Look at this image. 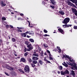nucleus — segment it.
Segmentation results:
<instances>
[{"mask_svg":"<svg viewBox=\"0 0 77 77\" xmlns=\"http://www.w3.org/2000/svg\"><path fill=\"white\" fill-rule=\"evenodd\" d=\"M66 63L68 65H69L72 66L71 68L72 69H74L75 68V69L77 70V67L76 66V65L75 63H71L69 62H67Z\"/></svg>","mask_w":77,"mask_h":77,"instance_id":"f257e3e1","label":"nucleus"},{"mask_svg":"<svg viewBox=\"0 0 77 77\" xmlns=\"http://www.w3.org/2000/svg\"><path fill=\"white\" fill-rule=\"evenodd\" d=\"M24 71L26 72H30V68L28 65H26L24 68Z\"/></svg>","mask_w":77,"mask_h":77,"instance_id":"f03ea898","label":"nucleus"},{"mask_svg":"<svg viewBox=\"0 0 77 77\" xmlns=\"http://www.w3.org/2000/svg\"><path fill=\"white\" fill-rule=\"evenodd\" d=\"M70 20L69 18L68 17L66 18L63 21V23L66 24Z\"/></svg>","mask_w":77,"mask_h":77,"instance_id":"7ed1b4c3","label":"nucleus"},{"mask_svg":"<svg viewBox=\"0 0 77 77\" xmlns=\"http://www.w3.org/2000/svg\"><path fill=\"white\" fill-rule=\"evenodd\" d=\"M27 47L29 48L27 49V50L28 51H29L31 50H32V49L33 48V46H32V45L31 44H30L28 45Z\"/></svg>","mask_w":77,"mask_h":77,"instance_id":"20e7f679","label":"nucleus"},{"mask_svg":"<svg viewBox=\"0 0 77 77\" xmlns=\"http://www.w3.org/2000/svg\"><path fill=\"white\" fill-rule=\"evenodd\" d=\"M26 34H27V33H28L29 35H34V33L33 32V31H32L30 32L29 31H27L26 32H25Z\"/></svg>","mask_w":77,"mask_h":77,"instance_id":"39448f33","label":"nucleus"},{"mask_svg":"<svg viewBox=\"0 0 77 77\" xmlns=\"http://www.w3.org/2000/svg\"><path fill=\"white\" fill-rule=\"evenodd\" d=\"M66 57H67L69 59V60L70 62H72V63H74V60L73 59H72V60L71 59V58H70L69 57V56H66Z\"/></svg>","mask_w":77,"mask_h":77,"instance_id":"423d86ee","label":"nucleus"},{"mask_svg":"<svg viewBox=\"0 0 77 77\" xmlns=\"http://www.w3.org/2000/svg\"><path fill=\"white\" fill-rule=\"evenodd\" d=\"M72 25H63V26L64 28L66 27H71Z\"/></svg>","mask_w":77,"mask_h":77,"instance_id":"0eeeda50","label":"nucleus"},{"mask_svg":"<svg viewBox=\"0 0 77 77\" xmlns=\"http://www.w3.org/2000/svg\"><path fill=\"white\" fill-rule=\"evenodd\" d=\"M6 67L7 69H9V70H10V71H12V70H14V68H13L10 67L8 66H6Z\"/></svg>","mask_w":77,"mask_h":77,"instance_id":"6e6552de","label":"nucleus"},{"mask_svg":"<svg viewBox=\"0 0 77 77\" xmlns=\"http://www.w3.org/2000/svg\"><path fill=\"white\" fill-rule=\"evenodd\" d=\"M57 48L56 49L55 51H58L59 53H61V50L60 49V48L59 47H58V46H57Z\"/></svg>","mask_w":77,"mask_h":77,"instance_id":"1a4fd4ad","label":"nucleus"},{"mask_svg":"<svg viewBox=\"0 0 77 77\" xmlns=\"http://www.w3.org/2000/svg\"><path fill=\"white\" fill-rule=\"evenodd\" d=\"M59 14H60L61 15H63L65 14V12L63 10H60L59 12Z\"/></svg>","mask_w":77,"mask_h":77,"instance_id":"9d476101","label":"nucleus"},{"mask_svg":"<svg viewBox=\"0 0 77 77\" xmlns=\"http://www.w3.org/2000/svg\"><path fill=\"white\" fill-rule=\"evenodd\" d=\"M51 3L53 5H55L56 2L54 0H51Z\"/></svg>","mask_w":77,"mask_h":77,"instance_id":"9b49d317","label":"nucleus"},{"mask_svg":"<svg viewBox=\"0 0 77 77\" xmlns=\"http://www.w3.org/2000/svg\"><path fill=\"white\" fill-rule=\"evenodd\" d=\"M1 5L3 7V6H5L6 5V4L3 3V1H1Z\"/></svg>","mask_w":77,"mask_h":77,"instance_id":"f8f14e48","label":"nucleus"},{"mask_svg":"<svg viewBox=\"0 0 77 77\" xmlns=\"http://www.w3.org/2000/svg\"><path fill=\"white\" fill-rule=\"evenodd\" d=\"M32 60H38V57H32Z\"/></svg>","mask_w":77,"mask_h":77,"instance_id":"ddd939ff","label":"nucleus"},{"mask_svg":"<svg viewBox=\"0 0 77 77\" xmlns=\"http://www.w3.org/2000/svg\"><path fill=\"white\" fill-rule=\"evenodd\" d=\"M70 74L71 75H72L73 77H75V73H74V71L73 70H72Z\"/></svg>","mask_w":77,"mask_h":77,"instance_id":"4468645a","label":"nucleus"},{"mask_svg":"<svg viewBox=\"0 0 77 77\" xmlns=\"http://www.w3.org/2000/svg\"><path fill=\"white\" fill-rule=\"evenodd\" d=\"M58 30L59 31V32H60V33H62V34H64V32L63 31V30L59 28L58 29Z\"/></svg>","mask_w":77,"mask_h":77,"instance_id":"2eb2a0df","label":"nucleus"},{"mask_svg":"<svg viewBox=\"0 0 77 77\" xmlns=\"http://www.w3.org/2000/svg\"><path fill=\"white\" fill-rule=\"evenodd\" d=\"M32 56H36V57H38V56H39V55H38V54L36 53L35 51L34 52L33 54H32Z\"/></svg>","mask_w":77,"mask_h":77,"instance_id":"dca6fc26","label":"nucleus"},{"mask_svg":"<svg viewBox=\"0 0 77 77\" xmlns=\"http://www.w3.org/2000/svg\"><path fill=\"white\" fill-rule=\"evenodd\" d=\"M22 36L23 37H26V32L25 33H20Z\"/></svg>","mask_w":77,"mask_h":77,"instance_id":"f3484780","label":"nucleus"},{"mask_svg":"<svg viewBox=\"0 0 77 77\" xmlns=\"http://www.w3.org/2000/svg\"><path fill=\"white\" fill-rule=\"evenodd\" d=\"M64 73L65 74H69V71L67 70H66L65 71H64Z\"/></svg>","mask_w":77,"mask_h":77,"instance_id":"a211bd4d","label":"nucleus"},{"mask_svg":"<svg viewBox=\"0 0 77 77\" xmlns=\"http://www.w3.org/2000/svg\"><path fill=\"white\" fill-rule=\"evenodd\" d=\"M21 60L22 62H26V60L24 58H21Z\"/></svg>","mask_w":77,"mask_h":77,"instance_id":"6ab92c4d","label":"nucleus"},{"mask_svg":"<svg viewBox=\"0 0 77 77\" xmlns=\"http://www.w3.org/2000/svg\"><path fill=\"white\" fill-rule=\"evenodd\" d=\"M11 74L13 75H14V76L17 75V73L15 72H13Z\"/></svg>","mask_w":77,"mask_h":77,"instance_id":"aec40b11","label":"nucleus"},{"mask_svg":"<svg viewBox=\"0 0 77 77\" xmlns=\"http://www.w3.org/2000/svg\"><path fill=\"white\" fill-rule=\"evenodd\" d=\"M67 3L68 5H70V6H72V3L71 2L69 1H68L67 2Z\"/></svg>","mask_w":77,"mask_h":77,"instance_id":"412c9836","label":"nucleus"},{"mask_svg":"<svg viewBox=\"0 0 77 77\" xmlns=\"http://www.w3.org/2000/svg\"><path fill=\"white\" fill-rule=\"evenodd\" d=\"M72 11L73 12H76L77 11H76V9L75 8H72Z\"/></svg>","mask_w":77,"mask_h":77,"instance_id":"4be33fe9","label":"nucleus"},{"mask_svg":"<svg viewBox=\"0 0 77 77\" xmlns=\"http://www.w3.org/2000/svg\"><path fill=\"white\" fill-rule=\"evenodd\" d=\"M29 41L31 42H34V40L32 38H30L29 39Z\"/></svg>","mask_w":77,"mask_h":77,"instance_id":"5701e85b","label":"nucleus"},{"mask_svg":"<svg viewBox=\"0 0 77 77\" xmlns=\"http://www.w3.org/2000/svg\"><path fill=\"white\" fill-rule=\"evenodd\" d=\"M19 71H20V72H22V73H24V72L23 70H22L21 69H18Z\"/></svg>","mask_w":77,"mask_h":77,"instance_id":"b1692460","label":"nucleus"},{"mask_svg":"<svg viewBox=\"0 0 77 77\" xmlns=\"http://www.w3.org/2000/svg\"><path fill=\"white\" fill-rule=\"evenodd\" d=\"M59 69L60 70H62L63 69V67L61 66H59Z\"/></svg>","mask_w":77,"mask_h":77,"instance_id":"393cba45","label":"nucleus"},{"mask_svg":"<svg viewBox=\"0 0 77 77\" xmlns=\"http://www.w3.org/2000/svg\"><path fill=\"white\" fill-rule=\"evenodd\" d=\"M32 61L33 63H34L35 64H36V63H37V61H35V60H32Z\"/></svg>","mask_w":77,"mask_h":77,"instance_id":"a878e982","label":"nucleus"},{"mask_svg":"<svg viewBox=\"0 0 77 77\" xmlns=\"http://www.w3.org/2000/svg\"><path fill=\"white\" fill-rule=\"evenodd\" d=\"M61 75H65V72H63V71H61Z\"/></svg>","mask_w":77,"mask_h":77,"instance_id":"bb28decb","label":"nucleus"},{"mask_svg":"<svg viewBox=\"0 0 77 77\" xmlns=\"http://www.w3.org/2000/svg\"><path fill=\"white\" fill-rule=\"evenodd\" d=\"M29 53L28 52H26L24 54V56H27L28 55Z\"/></svg>","mask_w":77,"mask_h":77,"instance_id":"cd10ccee","label":"nucleus"},{"mask_svg":"<svg viewBox=\"0 0 77 77\" xmlns=\"http://www.w3.org/2000/svg\"><path fill=\"white\" fill-rule=\"evenodd\" d=\"M38 62L39 63H40V65H42V61L41 60H39L38 61Z\"/></svg>","mask_w":77,"mask_h":77,"instance_id":"c85d7f7f","label":"nucleus"},{"mask_svg":"<svg viewBox=\"0 0 77 77\" xmlns=\"http://www.w3.org/2000/svg\"><path fill=\"white\" fill-rule=\"evenodd\" d=\"M11 40L12 42H15L16 41V39L15 38H12Z\"/></svg>","mask_w":77,"mask_h":77,"instance_id":"c756f323","label":"nucleus"},{"mask_svg":"<svg viewBox=\"0 0 77 77\" xmlns=\"http://www.w3.org/2000/svg\"><path fill=\"white\" fill-rule=\"evenodd\" d=\"M2 20H3V21H4V20H6V18L5 17H2Z\"/></svg>","mask_w":77,"mask_h":77,"instance_id":"7c9ffc66","label":"nucleus"},{"mask_svg":"<svg viewBox=\"0 0 77 77\" xmlns=\"http://www.w3.org/2000/svg\"><path fill=\"white\" fill-rule=\"evenodd\" d=\"M43 45L44 46V47H45V48H47V47H48V45H47V44H44Z\"/></svg>","mask_w":77,"mask_h":77,"instance_id":"2f4dec72","label":"nucleus"},{"mask_svg":"<svg viewBox=\"0 0 77 77\" xmlns=\"http://www.w3.org/2000/svg\"><path fill=\"white\" fill-rule=\"evenodd\" d=\"M45 61H47L48 60H47V57H44V59Z\"/></svg>","mask_w":77,"mask_h":77,"instance_id":"473e14b6","label":"nucleus"},{"mask_svg":"<svg viewBox=\"0 0 77 77\" xmlns=\"http://www.w3.org/2000/svg\"><path fill=\"white\" fill-rule=\"evenodd\" d=\"M17 28L18 29H24V28L23 27H17Z\"/></svg>","mask_w":77,"mask_h":77,"instance_id":"72a5a7b5","label":"nucleus"},{"mask_svg":"<svg viewBox=\"0 0 77 77\" xmlns=\"http://www.w3.org/2000/svg\"><path fill=\"white\" fill-rule=\"evenodd\" d=\"M25 44H26V45H29V42L27 41H26L25 42Z\"/></svg>","mask_w":77,"mask_h":77,"instance_id":"f704fd0d","label":"nucleus"},{"mask_svg":"<svg viewBox=\"0 0 77 77\" xmlns=\"http://www.w3.org/2000/svg\"><path fill=\"white\" fill-rule=\"evenodd\" d=\"M28 22L29 23V26L30 27H33V26H30V22H29V21L28 20Z\"/></svg>","mask_w":77,"mask_h":77,"instance_id":"c9c22d12","label":"nucleus"},{"mask_svg":"<svg viewBox=\"0 0 77 77\" xmlns=\"http://www.w3.org/2000/svg\"><path fill=\"white\" fill-rule=\"evenodd\" d=\"M64 66L66 67H68V64L66 63H65Z\"/></svg>","mask_w":77,"mask_h":77,"instance_id":"e433bc0d","label":"nucleus"},{"mask_svg":"<svg viewBox=\"0 0 77 77\" xmlns=\"http://www.w3.org/2000/svg\"><path fill=\"white\" fill-rule=\"evenodd\" d=\"M18 20H23V19H22V18L21 17H19L18 18Z\"/></svg>","mask_w":77,"mask_h":77,"instance_id":"4c0bfd02","label":"nucleus"},{"mask_svg":"<svg viewBox=\"0 0 77 77\" xmlns=\"http://www.w3.org/2000/svg\"><path fill=\"white\" fill-rule=\"evenodd\" d=\"M49 59L50 60H53V58L51 57H49Z\"/></svg>","mask_w":77,"mask_h":77,"instance_id":"58836bf2","label":"nucleus"},{"mask_svg":"<svg viewBox=\"0 0 77 77\" xmlns=\"http://www.w3.org/2000/svg\"><path fill=\"white\" fill-rule=\"evenodd\" d=\"M17 31H18V32H22V30H20V29H17Z\"/></svg>","mask_w":77,"mask_h":77,"instance_id":"ea45409f","label":"nucleus"},{"mask_svg":"<svg viewBox=\"0 0 77 77\" xmlns=\"http://www.w3.org/2000/svg\"><path fill=\"white\" fill-rule=\"evenodd\" d=\"M44 32H45V33H47V32H48V31H47L45 29H44Z\"/></svg>","mask_w":77,"mask_h":77,"instance_id":"a19ab883","label":"nucleus"},{"mask_svg":"<svg viewBox=\"0 0 77 77\" xmlns=\"http://www.w3.org/2000/svg\"><path fill=\"white\" fill-rule=\"evenodd\" d=\"M50 7L52 8H53V9H54V6L53 5V6L51 5Z\"/></svg>","mask_w":77,"mask_h":77,"instance_id":"79ce46f5","label":"nucleus"},{"mask_svg":"<svg viewBox=\"0 0 77 77\" xmlns=\"http://www.w3.org/2000/svg\"><path fill=\"white\" fill-rule=\"evenodd\" d=\"M32 67H35V65L34 64H31Z\"/></svg>","mask_w":77,"mask_h":77,"instance_id":"37998d69","label":"nucleus"},{"mask_svg":"<svg viewBox=\"0 0 77 77\" xmlns=\"http://www.w3.org/2000/svg\"><path fill=\"white\" fill-rule=\"evenodd\" d=\"M29 62H32V59L30 58H29Z\"/></svg>","mask_w":77,"mask_h":77,"instance_id":"c03bdc74","label":"nucleus"},{"mask_svg":"<svg viewBox=\"0 0 77 77\" xmlns=\"http://www.w3.org/2000/svg\"><path fill=\"white\" fill-rule=\"evenodd\" d=\"M38 48L39 51H41V48H40L39 46L38 47Z\"/></svg>","mask_w":77,"mask_h":77,"instance_id":"a18cd8bd","label":"nucleus"},{"mask_svg":"<svg viewBox=\"0 0 77 77\" xmlns=\"http://www.w3.org/2000/svg\"><path fill=\"white\" fill-rule=\"evenodd\" d=\"M5 74L6 75H7L9 76V74L8 73H6V72H5Z\"/></svg>","mask_w":77,"mask_h":77,"instance_id":"49530a36","label":"nucleus"},{"mask_svg":"<svg viewBox=\"0 0 77 77\" xmlns=\"http://www.w3.org/2000/svg\"><path fill=\"white\" fill-rule=\"evenodd\" d=\"M24 52H26L27 51V49L26 48H25V49H24Z\"/></svg>","mask_w":77,"mask_h":77,"instance_id":"de8ad7c7","label":"nucleus"},{"mask_svg":"<svg viewBox=\"0 0 77 77\" xmlns=\"http://www.w3.org/2000/svg\"><path fill=\"white\" fill-rule=\"evenodd\" d=\"M44 36H45V37H46V36H49V35H47V34H45V35H44Z\"/></svg>","mask_w":77,"mask_h":77,"instance_id":"09e8293b","label":"nucleus"},{"mask_svg":"<svg viewBox=\"0 0 77 77\" xmlns=\"http://www.w3.org/2000/svg\"><path fill=\"white\" fill-rule=\"evenodd\" d=\"M10 27L12 28H13V27H14L12 25H10Z\"/></svg>","mask_w":77,"mask_h":77,"instance_id":"8fccbe9b","label":"nucleus"},{"mask_svg":"<svg viewBox=\"0 0 77 77\" xmlns=\"http://www.w3.org/2000/svg\"><path fill=\"white\" fill-rule=\"evenodd\" d=\"M47 52L49 54H50V52L48 50H47Z\"/></svg>","mask_w":77,"mask_h":77,"instance_id":"3c124183","label":"nucleus"},{"mask_svg":"<svg viewBox=\"0 0 77 77\" xmlns=\"http://www.w3.org/2000/svg\"><path fill=\"white\" fill-rule=\"evenodd\" d=\"M46 62H47V63H50V62L48 60H47V61H46Z\"/></svg>","mask_w":77,"mask_h":77,"instance_id":"603ef678","label":"nucleus"},{"mask_svg":"<svg viewBox=\"0 0 77 77\" xmlns=\"http://www.w3.org/2000/svg\"><path fill=\"white\" fill-rule=\"evenodd\" d=\"M75 15L77 16V11L75 12Z\"/></svg>","mask_w":77,"mask_h":77,"instance_id":"864d4df0","label":"nucleus"},{"mask_svg":"<svg viewBox=\"0 0 77 77\" xmlns=\"http://www.w3.org/2000/svg\"><path fill=\"white\" fill-rule=\"evenodd\" d=\"M71 1V2H72L73 3H75V2L73 1V0H69Z\"/></svg>","mask_w":77,"mask_h":77,"instance_id":"5fc2aeb1","label":"nucleus"},{"mask_svg":"<svg viewBox=\"0 0 77 77\" xmlns=\"http://www.w3.org/2000/svg\"><path fill=\"white\" fill-rule=\"evenodd\" d=\"M20 15L21 16H24V14H20Z\"/></svg>","mask_w":77,"mask_h":77,"instance_id":"6e6d98bb","label":"nucleus"},{"mask_svg":"<svg viewBox=\"0 0 77 77\" xmlns=\"http://www.w3.org/2000/svg\"><path fill=\"white\" fill-rule=\"evenodd\" d=\"M72 5H73V6H74V8H76V7L75 6V5H74L73 4H72Z\"/></svg>","mask_w":77,"mask_h":77,"instance_id":"4d7b16f0","label":"nucleus"},{"mask_svg":"<svg viewBox=\"0 0 77 77\" xmlns=\"http://www.w3.org/2000/svg\"><path fill=\"white\" fill-rule=\"evenodd\" d=\"M49 57H51V54H49Z\"/></svg>","mask_w":77,"mask_h":77,"instance_id":"13d9d810","label":"nucleus"},{"mask_svg":"<svg viewBox=\"0 0 77 77\" xmlns=\"http://www.w3.org/2000/svg\"><path fill=\"white\" fill-rule=\"evenodd\" d=\"M6 27L8 28V27H9V26L8 25H6Z\"/></svg>","mask_w":77,"mask_h":77,"instance_id":"bf43d9fd","label":"nucleus"},{"mask_svg":"<svg viewBox=\"0 0 77 77\" xmlns=\"http://www.w3.org/2000/svg\"><path fill=\"white\" fill-rule=\"evenodd\" d=\"M73 2H74L75 3V2H77V0H73Z\"/></svg>","mask_w":77,"mask_h":77,"instance_id":"052dcab7","label":"nucleus"},{"mask_svg":"<svg viewBox=\"0 0 77 77\" xmlns=\"http://www.w3.org/2000/svg\"><path fill=\"white\" fill-rule=\"evenodd\" d=\"M27 38H30V36H29V35H27Z\"/></svg>","mask_w":77,"mask_h":77,"instance_id":"680f3d73","label":"nucleus"},{"mask_svg":"<svg viewBox=\"0 0 77 77\" xmlns=\"http://www.w3.org/2000/svg\"><path fill=\"white\" fill-rule=\"evenodd\" d=\"M75 3L76 5L77 6V1L76 2H75Z\"/></svg>","mask_w":77,"mask_h":77,"instance_id":"e2e57ef3","label":"nucleus"},{"mask_svg":"<svg viewBox=\"0 0 77 77\" xmlns=\"http://www.w3.org/2000/svg\"><path fill=\"white\" fill-rule=\"evenodd\" d=\"M57 73H58V74H60V72H59V71H58Z\"/></svg>","mask_w":77,"mask_h":77,"instance_id":"0e129e2a","label":"nucleus"},{"mask_svg":"<svg viewBox=\"0 0 77 77\" xmlns=\"http://www.w3.org/2000/svg\"><path fill=\"white\" fill-rule=\"evenodd\" d=\"M11 14H14V13L12 12H11Z\"/></svg>","mask_w":77,"mask_h":77,"instance_id":"69168bd1","label":"nucleus"},{"mask_svg":"<svg viewBox=\"0 0 77 77\" xmlns=\"http://www.w3.org/2000/svg\"><path fill=\"white\" fill-rule=\"evenodd\" d=\"M62 65H63L64 66H65V64L63 63Z\"/></svg>","mask_w":77,"mask_h":77,"instance_id":"338daca9","label":"nucleus"},{"mask_svg":"<svg viewBox=\"0 0 77 77\" xmlns=\"http://www.w3.org/2000/svg\"><path fill=\"white\" fill-rule=\"evenodd\" d=\"M15 56H17V54H15Z\"/></svg>","mask_w":77,"mask_h":77,"instance_id":"774afa93","label":"nucleus"}]
</instances>
